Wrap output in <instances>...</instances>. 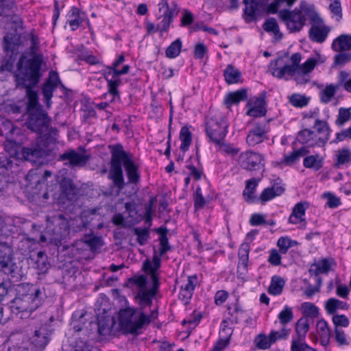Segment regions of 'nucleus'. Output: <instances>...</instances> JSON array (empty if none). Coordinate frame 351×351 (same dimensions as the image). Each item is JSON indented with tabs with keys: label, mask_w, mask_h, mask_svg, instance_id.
Segmentation results:
<instances>
[{
	"label": "nucleus",
	"mask_w": 351,
	"mask_h": 351,
	"mask_svg": "<svg viewBox=\"0 0 351 351\" xmlns=\"http://www.w3.org/2000/svg\"><path fill=\"white\" fill-rule=\"evenodd\" d=\"M43 62L41 55H34L27 58L22 56L17 64L15 78L17 86L25 88L27 97V112L43 108L38 103V94L33 87L39 82L41 76L40 66Z\"/></svg>",
	"instance_id": "1"
},
{
	"label": "nucleus",
	"mask_w": 351,
	"mask_h": 351,
	"mask_svg": "<svg viewBox=\"0 0 351 351\" xmlns=\"http://www.w3.org/2000/svg\"><path fill=\"white\" fill-rule=\"evenodd\" d=\"M111 161L108 178L112 180L113 185L110 186L109 194L119 195L125 186L121 165L123 164L129 181L136 183L140 178L138 167L132 160V156L123 150L122 145L117 144L111 147Z\"/></svg>",
	"instance_id": "2"
},
{
	"label": "nucleus",
	"mask_w": 351,
	"mask_h": 351,
	"mask_svg": "<svg viewBox=\"0 0 351 351\" xmlns=\"http://www.w3.org/2000/svg\"><path fill=\"white\" fill-rule=\"evenodd\" d=\"M16 291V296L11 302L10 308L13 313L21 314V318L29 317L43 304L45 297V291L34 285H19Z\"/></svg>",
	"instance_id": "3"
},
{
	"label": "nucleus",
	"mask_w": 351,
	"mask_h": 351,
	"mask_svg": "<svg viewBox=\"0 0 351 351\" xmlns=\"http://www.w3.org/2000/svg\"><path fill=\"white\" fill-rule=\"evenodd\" d=\"M38 142L30 147H23L21 149L22 157L32 162H35L37 158L50 156L56 148L58 130L53 128H49L43 134H39Z\"/></svg>",
	"instance_id": "4"
},
{
	"label": "nucleus",
	"mask_w": 351,
	"mask_h": 351,
	"mask_svg": "<svg viewBox=\"0 0 351 351\" xmlns=\"http://www.w3.org/2000/svg\"><path fill=\"white\" fill-rule=\"evenodd\" d=\"M278 16L291 33L300 32L306 25V21L314 19L315 10L305 1H301L299 6L293 10L283 9L278 12Z\"/></svg>",
	"instance_id": "5"
},
{
	"label": "nucleus",
	"mask_w": 351,
	"mask_h": 351,
	"mask_svg": "<svg viewBox=\"0 0 351 351\" xmlns=\"http://www.w3.org/2000/svg\"><path fill=\"white\" fill-rule=\"evenodd\" d=\"M161 263L160 258L155 254L153 256L152 261L146 260L143 263V269L150 276L152 281V287L149 289L138 290L136 298L138 300L140 308L142 311L146 307H149L152 304V298L156 295L160 282L158 271Z\"/></svg>",
	"instance_id": "6"
},
{
	"label": "nucleus",
	"mask_w": 351,
	"mask_h": 351,
	"mask_svg": "<svg viewBox=\"0 0 351 351\" xmlns=\"http://www.w3.org/2000/svg\"><path fill=\"white\" fill-rule=\"evenodd\" d=\"M157 317V313L152 311L150 315H146L141 309L126 308L119 312V324L121 328L130 334H139L145 325H148L152 319Z\"/></svg>",
	"instance_id": "7"
},
{
	"label": "nucleus",
	"mask_w": 351,
	"mask_h": 351,
	"mask_svg": "<svg viewBox=\"0 0 351 351\" xmlns=\"http://www.w3.org/2000/svg\"><path fill=\"white\" fill-rule=\"evenodd\" d=\"M47 233L49 239L56 245L61 243L69 234L70 226L68 219L62 215L58 214L47 219Z\"/></svg>",
	"instance_id": "8"
},
{
	"label": "nucleus",
	"mask_w": 351,
	"mask_h": 351,
	"mask_svg": "<svg viewBox=\"0 0 351 351\" xmlns=\"http://www.w3.org/2000/svg\"><path fill=\"white\" fill-rule=\"evenodd\" d=\"M124 55H120L110 66H107L108 71L104 72V77L108 82V91L114 97L119 96L117 88L121 82L119 76L127 74L130 71L129 65L123 66L122 69L120 70L117 69L118 66L124 62Z\"/></svg>",
	"instance_id": "9"
},
{
	"label": "nucleus",
	"mask_w": 351,
	"mask_h": 351,
	"mask_svg": "<svg viewBox=\"0 0 351 351\" xmlns=\"http://www.w3.org/2000/svg\"><path fill=\"white\" fill-rule=\"evenodd\" d=\"M28 117L26 120L27 128L38 134H43L48 131L51 118L49 117L43 108L39 110H33L27 112Z\"/></svg>",
	"instance_id": "10"
},
{
	"label": "nucleus",
	"mask_w": 351,
	"mask_h": 351,
	"mask_svg": "<svg viewBox=\"0 0 351 351\" xmlns=\"http://www.w3.org/2000/svg\"><path fill=\"white\" fill-rule=\"evenodd\" d=\"M228 127L225 118H210L206 123V135L212 142L219 144L226 136Z\"/></svg>",
	"instance_id": "11"
},
{
	"label": "nucleus",
	"mask_w": 351,
	"mask_h": 351,
	"mask_svg": "<svg viewBox=\"0 0 351 351\" xmlns=\"http://www.w3.org/2000/svg\"><path fill=\"white\" fill-rule=\"evenodd\" d=\"M160 12H163L161 17L162 18L160 24L158 25V29H160V34L167 32L169 30V25L173 18L176 16L180 11V8L177 3L173 2L170 6L167 0H161L158 3Z\"/></svg>",
	"instance_id": "12"
},
{
	"label": "nucleus",
	"mask_w": 351,
	"mask_h": 351,
	"mask_svg": "<svg viewBox=\"0 0 351 351\" xmlns=\"http://www.w3.org/2000/svg\"><path fill=\"white\" fill-rule=\"evenodd\" d=\"M311 27L309 29V38L315 43H324L330 32V27L326 25L323 20L315 12L314 19H311Z\"/></svg>",
	"instance_id": "13"
},
{
	"label": "nucleus",
	"mask_w": 351,
	"mask_h": 351,
	"mask_svg": "<svg viewBox=\"0 0 351 351\" xmlns=\"http://www.w3.org/2000/svg\"><path fill=\"white\" fill-rule=\"evenodd\" d=\"M12 248L5 243H0V268L5 274H14L18 266L12 259Z\"/></svg>",
	"instance_id": "14"
},
{
	"label": "nucleus",
	"mask_w": 351,
	"mask_h": 351,
	"mask_svg": "<svg viewBox=\"0 0 351 351\" xmlns=\"http://www.w3.org/2000/svg\"><path fill=\"white\" fill-rule=\"evenodd\" d=\"M53 331L51 326L47 324L35 330L31 337V343L33 346L38 350H44L51 340Z\"/></svg>",
	"instance_id": "15"
},
{
	"label": "nucleus",
	"mask_w": 351,
	"mask_h": 351,
	"mask_svg": "<svg viewBox=\"0 0 351 351\" xmlns=\"http://www.w3.org/2000/svg\"><path fill=\"white\" fill-rule=\"evenodd\" d=\"M263 157L261 154L253 152H245L240 154L239 163L246 170L253 171L260 169L263 167Z\"/></svg>",
	"instance_id": "16"
},
{
	"label": "nucleus",
	"mask_w": 351,
	"mask_h": 351,
	"mask_svg": "<svg viewBox=\"0 0 351 351\" xmlns=\"http://www.w3.org/2000/svg\"><path fill=\"white\" fill-rule=\"evenodd\" d=\"M60 82L59 77L57 73L51 71L47 82L44 84L42 93L44 97V102L47 108L51 107V99L53 97V93L57 88L58 84Z\"/></svg>",
	"instance_id": "17"
},
{
	"label": "nucleus",
	"mask_w": 351,
	"mask_h": 351,
	"mask_svg": "<svg viewBox=\"0 0 351 351\" xmlns=\"http://www.w3.org/2000/svg\"><path fill=\"white\" fill-rule=\"evenodd\" d=\"M23 45L21 33L14 30V33H8L3 38V48L6 52L18 53V49Z\"/></svg>",
	"instance_id": "18"
},
{
	"label": "nucleus",
	"mask_w": 351,
	"mask_h": 351,
	"mask_svg": "<svg viewBox=\"0 0 351 351\" xmlns=\"http://www.w3.org/2000/svg\"><path fill=\"white\" fill-rule=\"evenodd\" d=\"M59 160L68 161L72 166H83L88 160V157L84 154L77 153L73 149H70L60 155Z\"/></svg>",
	"instance_id": "19"
},
{
	"label": "nucleus",
	"mask_w": 351,
	"mask_h": 351,
	"mask_svg": "<svg viewBox=\"0 0 351 351\" xmlns=\"http://www.w3.org/2000/svg\"><path fill=\"white\" fill-rule=\"evenodd\" d=\"M97 323L89 322L91 330H96L99 335L105 336L109 335L114 326L113 318L110 316L98 317Z\"/></svg>",
	"instance_id": "20"
},
{
	"label": "nucleus",
	"mask_w": 351,
	"mask_h": 351,
	"mask_svg": "<svg viewBox=\"0 0 351 351\" xmlns=\"http://www.w3.org/2000/svg\"><path fill=\"white\" fill-rule=\"evenodd\" d=\"M308 207V203L306 202L296 204L293 208L291 215L289 216V222L293 224L302 223V226H304L306 224L304 215Z\"/></svg>",
	"instance_id": "21"
},
{
	"label": "nucleus",
	"mask_w": 351,
	"mask_h": 351,
	"mask_svg": "<svg viewBox=\"0 0 351 351\" xmlns=\"http://www.w3.org/2000/svg\"><path fill=\"white\" fill-rule=\"evenodd\" d=\"M243 3L245 4L243 17L245 21L250 23L256 21L258 17V2L256 0H243Z\"/></svg>",
	"instance_id": "22"
},
{
	"label": "nucleus",
	"mask_w": 351,
	"mask_h": 351,
	"mask_svg": "<svg viewBox=\"0 0 351 351\" xmlns=\"http://www.w3.org/2000/svg\"><path fill=\"white\" fill-rule=\"evenodd\" d=\"M298 140L301 143L307 144L310 147L315 145L323 146L322 144H319L315 132L309 129L301 130L298 134Z\"/></svg>",
	"instance_id": "23"
},
{
	"label": "nucleus",
	"mask_w": 351,
	"mask_h": 351,
	"mask_svg": "<svg viewBox=\"0 0 351 351\" xmlns=\"http://www.w3.org/2000/svg\"><path fill=\"white\" fill-rule=\"evenodd\" d=\"M247 98V90L245 88H242L227 94L224 99V104L227 108H229L232 105H237L240 101L246 100Z\"/></svg>",
	"instance_id": "24"
},
{
	"label": "nucleus",
	"mask_w": 351,
	"mask_h": 351,
	"mask_svg": "<svg viewBox=\"0 0 351 351\" xmlns=\"http://www.w3.org/2000/svg\"><path fill=\"white\" fill-rule=\"evenodd\" d=\"M63 174H62V171H60L58 175L56 176L57 181L59 182L62 192L68 197L76 194L77 190L71 179L69 178H62V179L60 180Z\"/></svg>",
	"instance_id": "25"
},
{
	"label": "nucleus",
	"mask_w": 351,
	"mask_h": 351,
	"mask_svg": "<svg viewBox=\"0 0 351 351\" xmlns=\"http://www.w3.org/2000/svg\"><path fill=\"white\" fill-rule=\"evenodd\" d=\"M331 47L337 52L351 50V36L340 35L333 40Z\"/></svg>",
	"instance_id": "26"
},
{
	"label": "nucleus",
	"mask_w": 351,
	"mask_h": 351,
	"mask_svg": "<svg viewBox=\"0 0 351 351\" xmlns=\"http://www.w3.org/2000/svg\"><path fill=\"white\" fill-rule=\"evenodd\" d=\"M316 330L320 337L321 344L323 346H327L330 343L331 337V332L327 322L324 319L319 320L316 325Z\"/></svg>",
	"instance_id": "27"
},
{
	"label": "nucleus",
	"mask_w": 351,
	"mask_h": 351,
	"mask_svg": "<svg viewBox=\"0 0 351 351\" xmlns=\"http://www.w3.org/2000/svg\"><path fill=\"white\" fill-rule=\"evenodd\" d=\"M265 104V95H261L256 99L254 106L250 108L247 114L254 117L265 116L267 112Z\"/></svg>",
	"instance_id": "28"
},
{
	"label": "nucleus",
	"mask_w": 351,
	"mask_h": 351,
	"mask_svg": "<svg viewBox=\"0 0 351 351\" xmlns=\"http://www.w3.org/2000/svg\"><path fill=\"white\" fill-rule=\"evenodd\" d=\"M266 131L261 127H256L250 131L246 137V142L250 146H254L263 141Z\"/></svg>",
	"instance_id": "29"
},
{
	"label": "nucleus",
	"mask_w": 351,
	"mask_h": 351,
	"mask_svg": "<svg viewBox=\"0 0 351 351\" xmlns=\"http://www.w3.org/2000/svg\"><path fill=\"white\" fill-rule=\"evenodd\" d=\"M285 191V188L278 184H274L271 187L263 190L259 199L263 202H267L276 196H279Z\"/></svg>",
	"instance_id": "30"
},
{
	"label": "nucleus",
	"mask_w": 351,
	"mask_h": 351,
	"mask_svg": "<svg viewBox=\"0 0 351 351\" xmlns=\"http://www.w3.org/2000/svg\"><path fill=\"white\" fill-rule=\"evenodd\" d=\"M282 58H279L274 62V66L276 68H274V75L276 76L278 78H282L284 77L285 74H288L290 76H293L296 73H298V69L293 66L292 64H285L281 68H278L277 65L278 62L282 61Z\"/></svg>",
	"instance_id": "31"
},
{
	"label": "nucleus",
	"mask_w": 351,
	"mask_h": 351,
	"mask_svg": "<svg viewBox=\"0 0 351 351\" xmlns=\"http://www.w3.org/2000/svg\"><path fill=\"white\" fill-rule=\"evenodd\" d=\"M90 346L87 339L79 338L70 343H64L62 351H89Z\"/></svg>",
	"instance_id": "32"
},
{
	"label": "nucleus",
	"mask_w": 351,
	"mask_h": 351,
	"mask_svg": "<svg viewBox=\"0 0 351 351\" xmlns=\"http://www.w3.org/2000/svg\"><path fill=\"white\" fill-rule=\"evenodd\" d=\"M259 181L260 179L256 178H252L246 181V185L243 192V195L247 202L251 203L255 200L256 197L254 193Z\"/></svg>",
	"instance_id": "33"
},
{
	"label": "nucleus",
	"mask_w": 351,
	"mask_h": 351,
	"mask_svg": "<svg viewBox=\"0 0 351 351\" xmlns=\"http://www.w3.org/2000/svg\"><path fill=\"white\" fill-rule=\"evenodd\" d=\"M309 327V321L307 317H301L298 320L295 324V332L298 335V339H295L297 342L302 343L305 339Z\"/></svg>",
	"instance_id": "34"
},
{
	"label": "nucleus",
	"mask_w": 351,
	"mask_h": 351,
	"mask_svg": "<svg viewBox=\"0 0 351 351\" xmlns=\"http://www.w3.org/2000/svg\"><path fill=\"white\" fill-rule=\"evenodd\" d=\"M314 128L315 129L317 134L322 135V136H319L317 138L319 144L324 145L328 141L329 136V128L327 123L319 119H316L314 124Z\"/></svg>",
	"instance_id": "35"
},
{
	"label": "nucleus",
	"mask_w": 351,
	"mask_h": 351,
	"mask_svg": "<svg viewBox=\"0 0 351 351\" xmlns=\"http://www.w3.org/2000/svg\"><path fill=\"white\" fill-rule=\"evenodd\" d=\"M263 29L269 33H272L276 40H280L282 38V34L280 31V28L277 21L274 18H269L263 25Z\"/></svg>",
	"instance_id": "36"
},
{
	"label": "nucleus",
	"mask_w": 351,
	"mask_h": 351,
	"mask_svg": "<svg viewBox=\"0 0 351 351\" xmlns=\"http://www.w3.org/2000/svg\"><path fill=\"white\" fill-rule=\"evenodd\" d=\"M223 75L228 84L239 82L241 76V72L231 64L227 66Z\"/></svg>",
	"instance_id": "37"
},
{
	"label": "nucleus",
	"mask_w": 351,
	"mask_h": 351,
	"mask_svg": "<svg viewBox=\"0 0 351 351\" xmlns=\"http://www.w3.org/2000/svg\"><path fill=\"white\" fill-rule=\"evenodd\" d=\"M303 165L306 168L317 171L322 167L323 158L317 154L306 156L303 160Z\"/></svg>",
	"instance_id": "38"
},
{
	"label": "nucleus",
	"mask_w": 351,
	"mask_h": 351,
	"mask_svg": "<svg viewBox=\"0 0 351 351\" xmlns=\"http://www.w3.org/2000/svg\"><path fill=\"white\" fill-rule=\"evenodd\" d=\"M232 332L233 329L231 327H229L228 322L227 320H223L221 324L219 339L218 341L222 342L223 343V344L228 346Z\"/></svg>",
	"instance_id": "39"
},
{
	"label": "nucleus",
	"mask_w": 351,
	"mask_h": 351,
	"mask_svg": "<svg viewBox=\"0 0 351 351\" xmlns=\"http://www.w3.org/2000/svg\"><path fill=\"white\" fill-rule=\"evenodd\" d=\"M285 282L280 276H274L271 278L270 286L268 288V292L270 294L276 295L282 293Z\"/></svg>",
	"instance_id": "40"
},
{
	"label": "nucleus",
	"mask_w": 351,
	"mask_h": 351,
	"mask_svg": "<svg viewBox=\"0 0 351 351\" xmlns=\"http://www.w3.org/2000/svg\"><path fill=\"white\" fill-rule=\"evenodd\" d=\"M309 151L306 147H301L290 154L285 156L283 162L287 165H291L295 163L301 157L308 154Z\"/></svg>",
	"instance_id": "41"
},
{
	"label": "nucleus",
	"mask_w": 351,
	"mask_h": 351,
	"mask_svg": "<svg viewBox=\"0 0 351 351\" xmlns=\"http://www.w3.org/2000/svg\"><path fill=\"white\" fill-rule=\"evenodd\" d=\"M169 230L166 228L160 227L156 230V232L160 234V256L164 255L167 251L171 250L169 244L167 234Z\"/></svg>",
	"instance_id": "42"
},
{
	"label": "nucleus",
	"mask_w": 351,
	"mask_h": 351,
	"mask_svg": "<svg viewBox=\"0 0 351 351\" xmlns=\"http://www.w3.org/2000/svg\"><path fill=\"white\" fill-rule=\"evenodd\" d=\"M339 88V84H329L320 92V100L322 102L327 104L334 97L337 90Z\"/></svg>",
	"instance_id": "43"
},
{
	"label": "nucleus",
	"mask_w": 351,
	"mask_h": 351,
	"mask_svg": "<svg viewBox=\"0 0 351 351\" xmlns=\"http://www.w3.org/2000/svg\"><path fill=\"white\" fill-rule=\"evenodd\" d=\"M180 139L181 141L180 149L185 152L188 150L192 139L191 133L187 127L184 126L182 128L180 133Z\"/></svg>",
	"instance_id": "44"
},
{
	"label": "nucleus",
	"mask_w": 351,
	"mask_h": 351,
	"mask_svg": "<svg viewBox=\"0 0 351 351\" xmlns=\"http://www.w3.org/2000/svg\"><path fill=\"white\" fill-rule=\"evenodd\" d=\"M310 101V97L300 94L294 93L289 97V103L296 108L306 106Z\"/></svg>",
	"instance_id": "45"
},
{
	"label": "nucleus",
	"mask_w": 351,
	"mask_h": 351,
	"mask_svg": "<svg viewBox=\"0 0 351 351\" xmlns=\"http://www.w3.org/2000/svg\"><path fill=\"white\" fill-rule=\"evenodd\" d=\"M336 156L337 162L335 166L337 167L351 162V152L347 148L337 151Z\"/></svg>",
	"instance_id": "46"
},
{
	"label": "nucleus",
	"mask_w": 351,
	"mask_h": 351,
	"mask_svg": "<svg viewBox=\"0 0 351 351\" xmlns=\"http://www.w3.org/2000/svg\"><path fill=\"white\" fill-rule=\"evenodd\" d=\"M196 282V276H189L186 284L181 287L182 291L180 292V295H183L184 297L190 298L192 295V292L195 289Z\"/></svg>",
	"instance_id": "47"
},
{
	"label": "nucleus",
	"mask_w": 351,
	"mask_h": 351,
	"mask_svg": "<svg viewBox=\"0 0 351 351\" xmlns=\"http://www.w3.org/2000/svg\"><path fill=\"white\" fill-rule=\"evenodd\" d=\"M302 309L304 316L302 317L315 318L319 315L318 308L312 303L304 302L302 304Z\"/></svg>",
	"instance_id": "48"
},
{
	"label": "nucleus",
	"mask_w": 351,
	"mask_h": 351,
	"mask_svg": "<svg viewBox=\"0 0 351 351\" xmlns=\"http://www.w3.org/2000/svg\"><path fill=\"white\" fill-rule=\"evenodd\" d=\"M297 0H274L267 7V12L271 14H276L282 5L291 7Z\"/></svg>",
	"instance_id": "49"
},
{
	"label": "nucleus",
	"mask_w": 351,
	"mask_h": 351,
	"mask_svg": "<svg viewBox=\"0 0 351 351\" xmlns=\"http://www.w3.org/2000/svg\"><path fill=\"white\" fill-rule=\"evenodd\" d=\"M181 48L182 42L180 39L176 40L166 49L165 53L167 57L169 58L177 57L181 51Z\"/></svg>",
	"instance_id": "50"
},
{
	"label": "nucleus",
	"mask_w": 351,
	"mask_h": 351,
	"mask_svg": "<svg viewBox=\"0 0 351 351\" xmlns=\"http://www.w3.org/2000/svg\"><path fill=\"white\" fill-rule=\"evenodd\" d=\"M132 231L137 236L136 241L141 245H145L149 238V230L147 228H134Z\"/></svg>",
	"instance_id": "51"
},
{
	"label": "nucleus",
	"mask_w": 351,
	"mask_h": 351,
	"mask_svg": "<svg viewBox=\"0 0 351 351\" xmlns=\"http://www.w3.org/2000/svg\"><path fill=\"white\" fill-rule=\"evenodd\" d=\"M346 304L335 298L329 299L326 304V309L329 314H333L337 308H345Z\"/></svg>",
	"instance_id": "52"
},
{
	"label": "nucleus",
	"mask_w": 351,
	"mask_h": 351,
	"mask_svg": "<svg viewBox=\"0 0 351 351\" xmlns=\"http://www.w3.org/2000/svg\"><path fill=\"white\" fill-rule=\"evenodd\" d=\"M14 5V0H0V16L9 17Z\"/></svg>",
	"instance_id": "53"
},
{
	"label": "nucleus",
	"mask_w": 351,
	"mask_h": 351,
	"mask_svg": "<svg viewBox=\"0 0 351 351\" xmlns=\"http://www.w3.org/2000/svg\"><path fill=\"white\" fill-rule=\"evenodd\" d=\"M317 62V60L315 58L308 59L303 64L300 65L298 74L307 75L313 70Z\"/></svg>",
	"instance_id": "54"
},
{
	"label": "nucleus",
	"mask_w": 351,
	"mask_h": 351,
	"mask_svg": "<svg viewBox=\"0 0 351 351\" xmlns=\"http://www.w3.org/2000/svg\"><path fill=\"white\" fill-rule=\"evenodd\" d=\"M351 60V53L343 51L337 53L334 58L333 66H342Z\"/></svg>",
	"instance_id": "55"
},
{
	"label": "nucleus",
	"mask_w": 351,
	"mask_h": 351,
	"mask_svg": "<svg viewBox=\"0 0 351 351\" xmlns=\"http://www.w3.org/2000/svg\"><path fill=\"white\" fill-rule=\"evenodd\" d=\"M256 346L261 350H266L270 348L271 342L268 337L264 334L258 335L254 339Z\"/></svg>",
	"instance_id": "56"
},
{
	"label": "nucleus",
	"mask_w": 351,
	"mask_h": 351,
	"mask_svg": "<svg viewBox=\"0 0 351 351\" xmlns=\"http://www.w3.org/2000/svg\"><path fill=\"white\" fill-rule=\"evenodd\" d=\"M16 130L12 121L9 120H3L0 125V134L8 137L12 134Z\"/></svg>",
	"instance_id": "57"
},
{
	"label": "nucleus",
	"mask_w": 351,
	"mask_h": 351,
	"mask_svg": "<svg viewBox=\"0 0 351 351\" xmlns=\"http://www.w3.org/2000/svg\"><path fill=\"white\" fill-rule=\"evenodd\" d=\"M216 145L219 146L220 152L232 156H236L239 152V149L234 147L231 144L224 143L223 140L220 143Z\"/></svg>",
	"instance_id": "58"
},
{
	"label": "nucleus",
	"mask_w": 351,
	"mask_h": 351,
	"mask_svg": "<svg viewBox=\"0 0 351 351\" xmlns=\"http://www.w3.org/2000/svg\"><path fill=\"white\" fill-rule=\"evenodd\" d=\"M351 119V112L349 108H340L336 123L338 125H343Z\"/></svg>",
	"instance_id": "59"
},
{
	"label": "nucleus",
	"mask_w": 351,
	"mask_h": 351,
	"mask_svg": "<svg viewBox=\"0 0 351 351\" xmlns=\"http://www.w3.org/2000/svg\"><path fill=\"white\" fill-rule=\"evenodd\" d=\"M293 318L292 310L289 306H285L278 315V319L281 324H286L290 322Z\"/></svg>",
	"instance_id": "60"
},
{
	"label": "nucleus",
	"mask_w": 351,
	"mask_h": 351,
	"mask_svg": "<svg viewBox=\"0 0 351 351\" xmlns=\"http://www.w3.org/2000/svg\"><path fill=\"white\" fill-rule=\"evenodd\" d=\"M293 243H296V242H293L287 237H280L278 241L277 245L282 254H286Z\"/></svg>",
	"instance_id": "61"
},
{
	"label": "nucleus",
	"mask_w": 351,
	"mask_h": 351,
	"mask_svg": "<svg viewBox=\"0 0 351 351\" xmlns=\"http://www.w3.org/2000/svg\"><path fill=\"white\" fill-rule=\"evenodd\" d=\"M84 242L90 247L91 250H96L100 248L103 245L102 240L101 237H99L86 238Z\"/></svg>",
	"instance_id": "62"
},
{
	"label": "nucleus",
	"mask_w": 351,
	"mask_h": 351,
	"mask_svg": "<svg viewBox=\"0 0 351 351\" xmlns=\"http://www.w3.org/2000/svg\"><path fill=\"white\" fill-rule=\"evenodd\" d=\"M206 204V201L202 195V190L200 187L196 189V191L194 195V206L195 209L202 208Z\"/></svg>",
	"instance_id": "63"
},
{
	"label": "nucleus",
	"mask_w": 351,
	"mask_h": 351,
	"mask_svg": "<svg viewBox=\"0 0 351 351\" xmlns=\"http://www.w3.org/2000/svg\"><path fill=\"white\" fill-rule=\"evenodd\" d=\"M291 351H316L305 343H298L293 340L291 343Z\"/></svg>",
	"instance_id": "64"
}]
</instances>
